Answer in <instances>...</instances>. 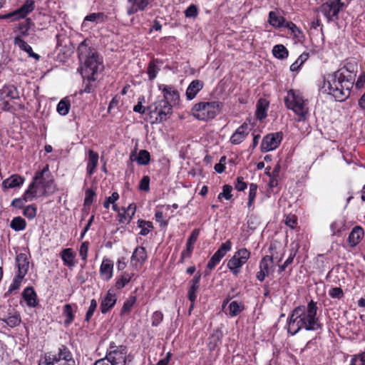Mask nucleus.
I'll return each mask as SVG.
<instances>
[{"label": "nucleus", "instance_id": "34", "mask_svg": "<svg viewBox=\"0 0 365 365\" xmlns=\"http://www.w3.org/2000/svg\"><path fill=\"white\" fill-rule=\"evenodd\" d=\"M21 183H23V179L19 175H14L3 181L2 187L5 190L13 188L19 186Z\"/></svg>", "mask_w": 365, "mask_h": 365}, {"label": "nucleus", "instance_id": "14", "mask_svg": "<svg viewBox=\"0 0 365 365\" xmlns=\"http://www.w3.org/2000/svg\"><path fill=\"white\" fill-rule=\"evenodd\" d=\"M159 89L163 93V98L161 100H166L172 104V108L178 103L180 100V95L178 91L172 86L160 85Z\"/></svg>", "mask_w": 365, "mask_h": 365}, {"label": "nucleus", "instance_id": "2", "mask_svg": "<svg viewBox=\"0 0 365 365\" xmlns=\"http://www.w3.org/2000/svg\"><path fill=\"white\" fill-rule=\"evenodd\" d=\"M317 312V303L312 300L308 303L307 307L299 306L294 308L288 318V333L295 335L302 329L314 331L320 328Z\"/></svg>", "mask_w": 365, "mask_h": 365}, {"label": "nucleus", "instance_id": "11", "mask_svg": "<svg viewBox=\"0 0 365 365\" xmlns=\"http://www.w3.org/2000/svg\"><path fill=\"white\" fill-rule=\"evenodd\" d=\"M106 358L113 365H125L127 360V347L123 345L117 346L114 343H111Z\"/></svg>", "mask_w": 365, "mask_h": 365}, {"label": "nucleus", "instance_id": "37", "mask_svg": "<svg viewBox=\"0 0 365 365\" xmlns=\"http://www.w3.org/2000/svg\"><path fill=\"white\" fill-rule=\"evenodd\" d=\"M137 225L140 228V235L143 236L148 235L153 229V222L150 221H146L145 220H138Z\"/></svg>", "mask_w": 365, "mask_h": 365}, {"label": "nucleus", "instance_id": "6", "mask_svg": "<svg viewBox=\"0 0 365 365\" xmlns=\"http://www.w3.org/2000/svg\"><path fill=\"white\" fill-rule=\"evenodd\" d=\"M220 110V103L215 101H201L195 103L191 113L199 120L208 121L215 118Z\"/></svg>", "mask_w": 365, "mask_h": 365}, {"label": "nucleus", "instance_id": "22", "mask_svg": "<svg viewBox=\"0 0 365 365\" xmlns=\"http://www.w3.org/2000/svg\"><path fill=\"white\" fill-rule=\"evenodd\" d=\"M204 83L200 80H193L187 86L185 96L188 101L193 100L197 93L203 88Z\"/></svg>", "mask_w": 365, "mask_h": 365}, {"label": "nucleus", "instance_id": "28", "mask_svg": "<svg viewBox=\"0 0 365 365\" xmlns=\"http://www.w3.org/2000/svg\"><path fill=\"white\" fill-rule=\"evenodd\" d=\"M136 210V205L131 203L126 209H123V212L119 213V222L121 224H129L133 217L134 216Z\"/></svg>", "mask_w": 365, "mask_h": 365}, {"label": "nucleus", "instance_id": "27", "mask_svg": "<svg viewBox=\"0 0 365 365\" xmlns=\"http://www.w3.org/2000/svg\"><path fill=\"white\" fill-rule=\"evenodd\" d=\"M76 253L71 248H65L60 253L63 264L69 268L75 266Z\"/></svg>", "mask_w": 365, "mask_h": 365}, {"label": "nucleus", "instance_id": "48", "mask_svg": "<svg viewBox=\"0 0 365 365\" xmlns=\"http://www.w3.org/2000/svg\"><path fill=\"white\" fill-rule=\"evenodd\" d=\"M163 319V314L160 311H155L151 317L153 327H158Z\"/></svg>", "mask_w": 365, "mask_h": 365}, {"label": "nucleus", "instance_id": "3", "mask_svg": "<svg viewBox=\"0 0 365 365\" xmlns=\"http://www.w3.org/2000/svg\"><path fill=\"white\" fill-rule=\"evenodd\" d=\"M78 53L83 78L89 81H96V76L103 68L102 58L94 48L88 46L86 40L79 44Z\"/></svg>", "mask_w": 365, "mask_h": 365}, {"label": "nucleus", "instance_id": "18", "mask_svg": "<svg viewBox=\"0 0 365 365\" xmlns=\"http://www.w3.org/2000/svg\"><path fill=\"white\" fill-rule=\"evenodd\" d=\"M147 251L144 247H137L131 256V264L135 267H141L147 260Z\"/></svg>", "mask_w": 365, "mask_h": 365}, {"label": "nucleus", "instance_id": "44", "mask_svg": "<svg viewBox=\"0 0 365 365\" xmlns=\"http://www.w3.org/2000/svg\"><path fill=\"white\" fill-rule=\"evenodd\" d=\"M136 302V297L130 296L126 301L123 303L121 309V314L128 313L130 312L133 306Z\"/></svg>", "mask_w": 365, "mask_h": 365}, {"label": "nucleus", "instance_id": "38", "mask_svg": "<svg viewBox=\"0 0 365 365\" xmlns=\"http://www.w3.org/2000/svg\"><path fill=\"white\" fill-rule=\"evenodd\" d=\"M71 108V102L68 98L61 99L57 105V112L61 115H66L68 113Z\"/></svg>", "mask_w": 365, "mask_h": 365}, {"label": "nucleus", "instance_id": "46", "mask_svg": "<svg viewBox=\"0 0 365 365\" xmlns=\"http://www.w3.org/2000/svg\"><path fill=\"white\" fill-rule=\"evenodd\" d=\"M257 185L256 184L251 183L250 185L248 202H247V205L249 207H250L252 205V204L255 200V197L257 195Z\"/></svg>", "mask_w": 365, "mask_h": 365}, {"label": "nucleus", "instance_id": "1", "mask_svg": "<svg viewBox=\"0 0 365 365\" xmlns=\"http://www.w3.org/2000/svg\"><path fill=\"white\" fill-rule=\"evenodd\" d=\"M357 65L347 63L337 71L324 76L322 91L332 96L336 101H344L350 95L356 77Z\"/></svg>", "mask_w": 365, "mask_h": 365}, {"label": "nucleus", "instance_id": "12", "mask_svg": "<svg viewBox=\"0 0 365 365\" xmlns=\"http://www.w3.org/2000/svg\"><path fill=\"white\" fill-rule=\"evenodd\" d=\"M282 140V133L277 132L269 133L264 136L261 143V150L268 152L275 150L279 145Z\"/></svg>", "mask_w": 365, "mask_h": 365}, {"label": "nucleus", "instance_id": "39", "mask_svg": "<svg viewBox=\"0 0 365 365\" xmlns=\"http://www.w3.org/2000/svg\"><path fill=\"white\" fill-rule=\"evenodd\" d=\"M272 53L274 57L279 59H284L288 56V51L282 44L274 46L272 48Z\"/></svg>", "mask_w": 365, "mask_h": 365}, {"label": "nucleus", "instance_id": "45", "mask_svg": "<svg viewBox=\"0 0 365 365\" xmlns=\"http://www.w3.org/2000/svg\"><path fill=\"white\" fill-rule=\"evenodd\" d=\"M232 190V187L231 185H223L222 192L218 195V197H217L218 200H220L222 197L227 200H230L232 197V195L231 193Z\"/></svg>", "mask_w": 365, "mask_h": 365}, {"label": "nucleus", "instance_id": "5", "mask_svg": "<svg viewBox=\"0 0 365 365\" xmlns=\"http://www.w3.org/2000/svg\"><path fill=\"white\" fill-rule=\"evenodd\" d=\"M38 365H75V361L68 348L61 345L57 350L46 353Z\"/></svg>", "mask_w": 365, "mask_h": 365}, {"label": "nucleus", "instance_id": "36", "mask_svg": "<svg viewBox=\"0 0 365 365\" xmlns=\"http://www.w3.org/2000/svg\"><path fill=\"white\" fill-rule=\"evenodd\" d=\"M63 316L65 317L64 325L66 327L69 326L73 322L74 311L71 304H66L63 306Z\"/></svg>", "mask_w": 365, "mask_h": 365}, {"label": "nucleus", "instance_id": "20", "mask_svg": "<svg viewBox=\"0 0 365 365\" xmlns=\"http://www.w3.org/2000/svg\"><path fill=\"white\" fill-rule=\"evenodd\" d=\"M200 234V230L198 229H195L190 236L189 237L187 243H186V249L183 250L181 253L180 262H183L185 258H189L191 256V254L194 249V245L196 242L197 237Z\"/></svg>", "mask_w": 365, "mask_h": 365}, {"label": "nucleus", "instance_id": "50", "mask_svg": "<svg viewBox=\"0 0 365 365\" xmlns=\"http://www.w3.org/2000/svg\"><path fill=\"white\" fill-rule=\"evenodd\" d=\"M284 223L291 229H294L297 225V218L294 215H287L285 216Z\"/></svg>", "mask_w": 365, "mask_h": 365}, {"label": "nucleus", "instance_id": "59", "mask_svg": "<svg viewBox=\"0 0 365 365\" xmlns=\"http://www.w3.org/2000/svg\"><path fill=\"white\" fill-rule=\"evenodd\" d=\"M155 220L160 223L161 227H165L168 225V221L164 220V215L163 211L156 210L155 213Z\"/></svg>", "mask_w": 365, "mask_h": 365}, {"label": "nucleus", "instance_id": "54", "mask_svg": "<svg viewBox=\"0 0 365 365\" xmlns=\"http://www.w3.org/2000/svg\"><path fill=\"white\" fill-rule=\"evenodd\" d=\"M119 199V194L117 192H113L112 195L107 197L103 202L105 208L108 209L110 204H115V202Z\"/></svg>", "mask_w": 365, "mask_h": 365}, {"label": "nucleus", "instance_id": "24", "mask_svg": "<svg viewBox=\"0 0 365 365\" xmlns=\"http://www.w3.org/2000/svg\"><path fill=\"white\" fill-rule=\"evenodd\" d=\"M269 102L265 98H259L256 105L255 116L259 120H262L267 116Z\"/></svg>", "mask_w": 365, "mask_h": 365}, {"label": "nucleus", "instance_id": "10", "mask_svg": "<svg viewBox=\"0 0 365 365\" xmlns=\"http://www.w3.org/2000/svg\"><path fill=\"white\" fill-rule=\"evenodd\" d=\"M344 6L345 5L341 2V0H329L322 4L319 10L329 22L339 19V13L343 10Z\"/></svg>", "mask_w": 365, "mask_h": 365}, {"label": "nucleus", "instance_id": "30", "mask_svg": "<svg viewBox=\"0 0 365 365\" xmlns=\"http://www.w3.org/2000/svg\"><path fill=\"white\" fill-rule=\"evenodd\" d=\"M24 301L29 307H34L38 305L37 295L32 287H29L24 289Z\"/></svg>", "mask_w": 365, "mask_h": 365}, {"label": "nucleus", "instance_id": "55", "mask_svg": "<svg viewBox=\"0 0 365 365\" xmlns=\"http://www.w3.org/2000/svg\"><path fill=\"white\" fill-rule=\"evenodd\" d=\"M88 245L89 243L88 242H83L80 247L79 255L81 256L82 260L85 262V263L86 262L88 257Z\"/></svg>", "mask_w": 365, "mask_h": 365}, {"label": "nucleus", "instance_id": "56", "mask_svg": "<svg viewBox=\"0 0 365 365\" xmlns=\"http://www.w3.org/2000/svg\"><path fill=\"white\" fill-rule=\"evenodd\" d=\"M351 365H365V351L361 354L354 355L351 359Z\"/></svg>", "mask_w": 365, "mask_h": 365}, {"label": "nucleus", "instance_id": "9", "mask_svg": "<svg viewBox=\"0 0 365 365\" xmlns=\"http://www.w3.org/2000/svg\"><path fill=\"white\" fill-rule=\"evenodd\" d=\"M250 257V251L246 248L240 249L228 260L227 268L234 275L237 276L240 272L241 267L247 262Z\"/></svg>", "mask_w": 365, "mask_h": 365}, {"label": "nucleus", "instance_id": "19", "mask_svg": "<svg viewBox=\"0 0 365 365\" xmlns=\"http://www.w3.org/2000/svg\"><path fill=\"white\" fill-rule=\"evenodd\" d=\"M250 133L248 124L244 123L242 124L230 137V143L233 145L241 143L247 138Z\"/></svg>", "mask_w": 365, "mask_h": 365}, {"label": "nucleus", "instance_id": "13", "mask_svg": "<svg viewBox=\"0 0 365 365\" xmlns=\"http://www.w3.org/2000/svg\"><path fill=\"white\" fill-rule=\"evenodd\" d=\"M232 248V242L230 240L222 243L220 247L215 252L207 264V269L212 270L220 260L225 256L226 253Z\"/></svg>", "mask_w": 365, "mask_h": 365}, {"label": "nucleus", "instance_id": "16", "mask_svg": "<svg viewBox=\"0 0 365 365\" xmlns=\"http://www.w3.org/2000/svg\"><path fill=\"white\" fill-rule=\"evenodd\" d=\"M22 257H23V254H21V253L19 255H17V256L16 257V264L19 268V273H18L17 276L14 279V281L11 283V284L10 285L8 292L5 294L6 296L8 294H16L18 292L19 289H20V287L21 285V280L23 279V276L21 275V263H20L21 259Z\"/></svg>", "mask_w": 365, "mask_h": 365}, {"label": "nucleus", "instance_id": "23", "mask_svg": "<svg viewBox=\"0 0 365 365\" xmlns=\"http://www.w3.org/2000/svg\"><path fill=\"white\" fill-rule=\"evenodd\" d=\"M113 263L109 259H103L100 267V276L104 281L110 280L113 277Z\"/></svg>", "mask_w": 365, "mask_h": 365}, {"label": "nucleus", "instance_id": "33", "mask_svg": "<svg viewBox=\"0 0 365 365\" xmlns=\"http://www.w3.org/2000/svg\"><path fill=\"white\" fill-rule=\"evenodd\" d=\"M107 19L108 16L103 12L92 13L85 17L83 25L86 26V21H91L95 24H101L105 22Z\"/></svg>", "mask_w": 365, "mask_h": 365}, {"label": "nucleus", "instance_id": "17", "mask_svg": "<svg viewBox=\"0 0 365 365\" xmlns=\"http://www.w3.org/2000/svg\"><path fill=\"white\" fill-rule=\"evenodd\" d=\"M116 301V294L113 290L109 289L101 302L100 309L102 314H106L110 310L115 306Z\"/></svg>", "mask_w": 365, "mask_h": 365}, {"label": "nucleus", "instance_id": "53", "mask_svg": "<svg viewBox=\"0 0 365 365\" xmlns=\"http://www.w3.org/2000/svg\"><path fill=\"white\" fill-rule=\"evenodd\" d=\"M10 226L16 231L23 230V219L21 217H14L11 222Z\"/></svg>", "mask_w": 365, "mask_h": 365}, {"label": "nucleus", "instance_id": "63", "mask_svg": "<svg viewBox=\"0 0 365 365\" xmlns=\"http://www.w3.org/2000/svg\"><path fill=\"white\" fill-rule=\"evenodd\" d=\"M144 97H141L138 98V103L137 105H135L133 108V110L136 113H139L140 114H144L147 110V108H145L142 105V101H144Z\"/></svg>", "mask_w": 365, "mask_h": 365}, {"label": "nucleus", "instance_id": "57", "mask_svg": "<svg viewBox=\"0 0 365 365\" xmlns=\"http://www.w3.org/2000/svg\"><path fill=\"white\" fill-rule=\"evenodd\" d=\"M198 11L195 5L191 4L185 11V15L187 18H195L197 16Z\"/></svg>", "mask_w": 365, "mask_h": 365}, {"label": "nucleus", "instance_id": "60", "mask_svg": "<svg viewBox=\"0 0 365 365\" xmlns=\"http://www.w3.org/2000/svg\"><path fill=\"white\" fill-rule=\"evenodd\" d=\"M329 294L332 298L341 299L344 296V292H343V290L341 289V288L334 287L329 290Z\"/></svg>", "mask_w": 365, "mask_h": 365}, {"label": "nucleus", "instance_id": "47", "mask_svg": "<svg viewBox=\"0 0 365 365\" xmlns=\"http://www.w3.org/2000/svg\"><path fill=\"white\" fill-rule=\"evenodd\" d=\"M37 207L34 205H28L24 207V216L29 219H33L36 217Z\"/></svg>", "mask_w": 365, "mask_h": 365}, {"label": "nucleus", "instance_id": "15", "mask_svg": "<svg viewBox=\"0 0 365 365\" xmlns=\"http://www.w3.org/2000/svg\"><path fill=\"white\" fill-rule=\"evenodd\" d=\"M273 264L272 257L266 255L259 262V271L257 272L256 277L259 282H263L270 272V268Z\"/></svg>", "mask_w": 365, "mask_h": 365}, {"label": "nucleus", "instance_id": "52", "mask_svg": "<svg viewBox=\"0 0 365 365\" xmlns=\"http://www.w3.org/2000/svg\"><path fill=\"white\" fill-rule=\"evenodd\" d=\"M6 322L11 327H16L20 324L21 317L19 314H14V315L9 316L6 319Z\"/></svg>", "mask_w": 365, "mask_h": 365}, {"label": "nucleus", "instance_id": "61", "mask_svg": "<svg viewBox=\"0 0 365 365\" xmlns=\"http://www.w3.org/2000/svg\"><path fill=\"white\" fill-rule=\"evenodd\" d=\"M235 188L238 191H243L247 188V183L242 177H238L235 183Z\"/></svg>", "mask_w": 365, "mask_h": 365}, {"label": "nucleus", "instance_id": "40", "mask_svg": "<svg viewBox=\"0 0 365 365\" xmlns=\"http://www.w3.org/2000/svg\"><path fill=\"white\" fill-rule=\"evenodd\" d=\"M23 18V6L18 9L5 15H0V19H10L11 21L19 20Z\"/></svg>", "mask_w": 365, "mask_h": 365}, {"label": "nucleus", "instance_id": "51", "mask_svg": "<svg viewBox=\"0 0 365 365\" xmlns=\"http://www.w3.org/2000/svg\"><path fill=\"white\" fill-rule=\"evenodd\" d=\"M97 301L95 299H91L90 307L86 312L85 320L88 322L93 315L94 312L97 308Z\"/></svg>", "mask_w": 365, "mask_h": 365}, {"label": "nucleus", "instance_id": "4", "mask_svg": "<svg viewBox=\"0 0 365 365\" xmlns=\"http://www.w3.org/2000/svg\"><path fill=\"white\" fill-rule=\"evenodd\" d=\"M56 191V186L48 169L46 165L36 173L32 182L24 192V201L32 200L44 195H51Z\"/></svg>", "mask_w": 365, "mask_h": 365}, {"label": "nucleus", "instance_id": "35", "mask_svg": "<svg viewBox=\"0 0 365 365\" xmlns=\"http://www.w3.org/2000/svg\"><path fill=\"white\" fill-rule=\"evenodd\" d=\"M285 19L278 15L275 11H270L269 13V23L275 28L282 27L285 23Z\"/></svg>", "mask_w": 365, "mask_h": 365}, {"label": "nucleus", "instance_id": "42", "mask_svg": "<svg viewBox=\"0 0 365 365\" xmlns=\"http://www.w3.org/2000/svg\"><path fill=\"white\" fill-rule=\"evenodd\" d=\"M242 310L243 305L236 301H233L229 304V314L231 317L238 315Z\"/></svg>", "mask_w": 365, "mask_h": 365}, {"label": "nucleus", "instance_id": "32", "mask_svg": "<svg viewBox=\"0 0 365 365\" xmlns=\"http://www.w3.org/2000/svg\"><path fill=\"white\" fill-rule=\"evenodd\" d=\"M134 274L133 272H124L120 276L116 279L115 287L118 289H123L126 284H128L133 277Z\"/></svg>", "mask_w": 365, "mask_h": 365}, {"label": "nucleus", "instance_id": "64", "mask_svg": "<svg viewBox=\"0 0 365 365\" xmlns=\"http://www.w3.org/2000/svg\"><path fill=\"white\" fill-rule=\"evenodd\" d=\"M149 184H150L149 177L144 176L140 182L139 189L141 190H144V191H148L150 189Z\"/></svg>", "mask_w": 365, "mask_h": 365}, {"label": "nucleus", "instance_id": "58", "mask_svg": "<svg viewBox=\"0 0 365 365\" xmlns=\"http://www.w3.org/2000/svg\"><path fill=\"white\" fill-rule=\"evenodd\" d=\"M24 52H26L29 57H31L34 59V61L36 62L40 59V56L34 52L31 46L24 42Z\"/></svg>", "mask_w": 365, "mask_h": 365}, {"label": "nucleus", "instance_id": "8", "mask_svg": "<svg viewBox=\"0 0 365 365\" xmlns=\"http://www.w3.org/2000/svg\"><path fill=\"white\" fill-rule=\"evenodd\" d=\"M285 106L292 110L298 116L299 120H304L308 113V107L299 91L291 89L284 98Z\"/></svg>", "mask_w": 365, "mask_h": 365}, {"label": "nucleus", "instance_id": "49", "mask_svg": "<svg viewBox=\"0 0 365 365\" xmlns=\"http://www.w3.org/2000/svg\"><path fill=\"white\" fill-rule=\"evenodd\" d=\"M96 192L92 189H88L85 192L84 205L90 206L94 200Z\"/></svg>", "mask_w": 365, "mask_h": 365}, {"label": "nucleus", "instance_id": "62", "mask_svg": "<svg viewBox=\"0 0 365 365\" xmlns=\"http://www.w3.org/2000/svg\"><path fill=\"white\" fill-rule=\"evenodd\" d=\"M35 8V2L34 0H26L24 2V19L26 14L31 12Z\"/></svg>", "mask_w": 365, "mask_h": 365}, {"label": "nucleus", "instance_id": "31", "mask_svg": "<svg viewBox=\"0 0 365 365\" xmlns=\"http://www.w3.org/2000/svg\"><path fill=\"white\" fill-rule=\"evenodd\" d=\"M23 23H19L14 27V43L20 50H23Z\"/></svg>", "mask_w": 365, "mask_h": 365}, {"label": "nucleus", "instance_id": "43", "mask_svg": "<svg viewBox=\"0 0 365 365\" xmlns=\"http://www.w3.org/2000/svg\"><path fill=\"white\" fill-rule=\"evenodd\" d=\"M159 70L160 68L158 67L155 61H152L149 63L148 66L147 73L150 81L156 78Z\"/></svg>", "mask_w": 365, "mask_h": 365}, {"label": "nucleus", "instance_id": "25", "mask_svg": "<svg viewBox=\"0 0 365 365\" xmlns=\"http://www.w3.org/2000/svg\"><path fill=\"white\" fill-rule=\"evenodd\" d=\"M364 232L361 227H354L348 237V242L351 247L356 246L364 237Z\"/></svg>", "mask_w": 365, "mask_h": 365}, {"label": "nucleus", "instance_id": "26", "mask_svg": "<svg viewBox=\"0 0 365 365\" xmlns=\"http://www.w3.org/2000/svg\"><path fill=\"white\" fill-rule=\"evenodd\" d=\"M88 158L87 161L86 171L89 176H91L98 164V154L93 150L88 151Z\"/></svg>", "mask_w": 365, "mask_h": 365}, {"label": "nucleus", "instance_id": "7", "mask_svg": "<svg viewBox=\"0 0 365 365\" xmlns=\"http://www.w3.org/2000/svg\"><path fill=\"white\" fill-rule=\"evenodd\" d=\"M151 123H160L170 118L173 113L172 104L166 100H157L148 108Z\"/></svg>", "mask_w": 365, "mask_h": 365}, {"label": "nucleus", "instance_id": "29", "mask_svg": "<svg viewBox=\"0 0 365 365\" xmlns=\"http://www.w3.org/2000/svg\"><path fill=\"white\" fill-rule=\"evenodd\" d=\"M200 277V274L197 273L190 282V287L188 290V299L192 303H195L197 299L196 293L199 289Z\"/></svg>", "mask_w": 365, "mask_h": 365}, {"label": "nucleus", "instance_id": "41", "mask_svg": "<svg viewBox=\"0 0 365 365\" xmlns=\"http://www.w3.org/2000/svg\"><path fill=\"white\" fill-rule=\"evenodd\" d=\"M137 163L140 165H146L150 161V155L146 150H140L136 158Z\"/></svg>", "mask_w": 365, "mask_h": 365}, {"label": "nucleus", "instance_id": "21", "mask_svg": "<svg viewBox=\"0 0 365 365\" xmlns=\"http://www.w3.org/2000/svg\"><path fill=\"white\" fill-rule=\"evenodd\" d=\"M151 1L152 0H128L130 4L127 9L128 15L131 16L138 11L145 10Z\"/></svg>", "mask_w": 365, "mask_h": 365}]
</instances>
